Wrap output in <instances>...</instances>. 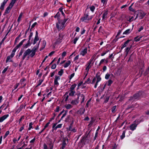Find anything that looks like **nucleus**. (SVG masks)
Here are the masks:
<instances>
[{
  "instance_id": "1",
  "label": "nucleus",
  "mask_w": 149,
  "mask_h": 149,
  "mask_svg": "<svg viewBox=\"0 0 149 149\" xmlns=\"http://www.w3.org/2000/svg\"><path fill=\"white\" fill-rule=\"evenodd\" d=\"M40 42V41L39 42L38 44L34 46L32 49H28L25 51L22 56L23 60H24L26 58L27 60H28L30 58L33 57L35 55L36 51L39 48Z\"/></svg>"
},
{
  "instance_id": "2",
  "label": "nucleus",
  "mask_w": 149,
  "mask_h": 149,
  "mask_svg": "<svg viewBox=\"0 0 149 149\" xmlns=\"http://www.w3.org/2000/svg\"><path fill=\"white\" fill-rule=\"evenodd\" d=\"M67 20V19H65L63 20H58V22L56 24V26L58 31L65 28V23Z\"/></svg>"
},
{
  "instance_id": "3",
  "label": "nucleus",
  "mask_w": 149,
  "mask_h": 149,
  "mask_svg": "<svg viewBox=\"0 0 149 149\" xmlns=\"http://www.w3.org/2000/svg\"><path fill=\"white\" fill-rule=\"evenodd\" d=\"M93 17V16L89 15L88 13H86L81 18L80 20L84 23H88L91 21Z\"/></svg>"
},
{
  "instance_id": "4",
  "label": "nucleus",
  "mask_w": 149,
  "mask_h": 149,
  "mask_svg": "<svg viewBox=\"0 0 149 149\" xmlns=\"http://www.w3.org/2000/svg\"><path fill=\"white\" fill-rule=\"evenodd\" d=\"M63 39V36L61 34H59L57 36L54 41L53 44V47L55 48L57 44L60 43Z\"/></svg>"
},
{
  "instance_id": "5",
  "label": "nucleus",
  "mask_w": 149,
  "mask_h": 149,
  "mask_svg": "<svg viewBox=\"0 0 149 149\" xmlns=\"http://www.w3.org/2000/svg\"><path fill=\"white\" fill-rule=\"evenodd\" d=\"M90 49H88L87 47H86L81 49L80 52V55L83 56H86L90 52Z\"/></svg>"
},
{
  "instance_id": "6",
  "label": "nucleus",
  "mask_w": 149,
  "mask_h": 149,
  "mask_svg": "<svg viewBox=\"0 0 149 149\" xmlns=\"http://www.w3.org/2000/svg\"><path fill=\"white\" fill-rule=\"evenodd\" d=\"M75 93V91H73L70 90H69V91L68 92H66L65 95V96H66V95H67V96L65 99V100H67L68 97V95H69L70 96H73L74 95Z\"/></svg>"
},
{
  "instance_id": "7",
  "label": "nucleus",
  "mask_w": 149,
  "mask_h": 149,
  "mask_svg": "<svg viewBox=\"0 0 149 149\" xmlns=\"http://www.w3.org/2000/svg\"><path fill=\"white\" fill-rule=\"evenodd\" d=\"M91 62L89 61L87 62V63L85 65L86 67L85 69L86 75L85 77H86L87 75L89 70L91 68Z\"/></svg>"
},
{
  "instance_id": "8",
  "label": "nucleus",
  "mask_w": 149,
  "mask_h": 149,
  "mask_svg": "<svg viewBox=\"0 0 149 149\" xmlns=\"http://www.w3.org/2000/svg\"><path fill=\"white\" fill-rule=\"evenodd\" d=\"M60 79V77L58 76H55V79L54 80V85L56 86H57L59 85V83L58 82V80Z\"/></svg>"
},
{
  "instance_id": "9",
  "label": "nucleus",
  "mask_w": 149,
  "mask_h": 149,
  "mask_svg": "<svg viewBox=\"0 0 149 149\" xmlns=\"http://www.w3.org/2000/svg\"><path fill=\"white\" fill-rule=\"evenodd\" d=\"M145 15L146 14L143 12H141L136 15L135 19L138 17H139L140 19H141L145 16Z\"/></svg>"
},
{
  "instance_id": "10",
  "label": "nucleus",
  "mask_w": 149,
  "mask_h": 149,
  "mask_svg": "<svg viewBox=\"0 0 149 149\" xmlns=\"http://www.w3.org/2000/svg\"><path fill=\"white\" fill-rule=\"evenodd\" d=\"M8 114H6L0 117V123L3 122L4 120H6L8 117Z\"/></svg>"
},
{
  "instance_id": "11",
  "label": "nucleus",
  "mask_w": 149,
  "mask_h": 149,
  "mask_svg": "<svg viewBox=\"0 0 149 149\" xmlns=\"http://www.w3.org/2000/svg\"><path fill=\"white\" fill-rule=\"evenodd\" d=\"M20 84L22 85L21 88H22L25 86L26 84L25 79H21L20 80Z\"/></svg>"
},
{
  "instance_id": "12",
  "label": "nucleus",
  "mask_w": 149,
  "mask_h": 149,
  "mask_svg": "<svg viewBox=\"0 0 149 149\" xmlns=\"http://www.w3.org/2000/svg\"><path fill=\"white\" fill-rule=\"evenodd\" d=\"M136 127L137 125L136 123H134L130 125V130L132 131H133L136 129Z\"/></svg>"
},
{
  "instance_id": "13",
  "label": "nucleus",
  "mask_w": 149,
  "mask_h": 149,
  "mask_svg": "<svg viewBox=\"0 0 149 149\" xmlns=\"http://www.w3.org/2000/svg\"><path fill=\"white\" fill-rule=\"evenodd\" d=\"M79 98V97H78V99L77 100H72L71 102V103L73 105H77L79 102V100H78Z\"/></svg>"
},
{
  "instance_id": "14",
  "label": "nucleus",
  "mask_w": 149,
  "mask_h": 149,
  "mask_svg": "<svg viewBox=\"0 0 149 149\" xmlns=\"http://www.w3.org/2000/svg\"><path fill=\"white\" fill-rule=\"evenodd\" d=\"M46 42L45 40H43L42 41V47L40 49V50H42L44 49L46 45Z\"/></svg>"
},
{
  "instance_id": "15",
  "label": "nucleus",
  "mask_w": 149,
  "mask_h": 149,
  "mask_svg": "<svg viewBox=\"0 0 149 149\" xmlns=\"http://www.w3.org/2000/svg\"><path fill=\"white\" fill-rule=\"evenodd\" d=\"M71 62L70 61H68L64 64V67L65 68H66L68 67L71 64Z\"/></svg>"
},
{
  "instance_id": "16",
  "label": "nucleus",
  "mask_w": 149,
  "mask_h": 149,
  "mask_svg": "<svg viewBox=\"0 0 149 149\" xmlns=\"http://www.w3.org/2000/svg\"><path fill=\"white\" fill-rule=\"evenodd\" d=\"M12 8V7H10L9 6H8L6 8L5 11V14L8 13H9L10 10Z\"/></svg>"
},
{
  "instance_id": "17",
  "label": "nucleus",
  "mask_w": 149,
  "mask_h": 149,
  "mask_svg": "<svg viewBox=\"0 0 149 149\" xmlns=\"http://www.w3.org/2000/svg\"><path fill=\"white\" fill-rule=\"evenodd\" d=\"M17 0H11V2L9 4V6L12 8Z\"/></svg>"
},
{
  "instance_id": "18",
  "label": "nucleus",
  "mask_w": 149,
  "mask_h": 149,
  "mask_svg": "<svg viewBox=\"0 0 149 149\" xmlns=\"http://www.w3.org/2000/svg\"><path fill=\"white\" fill-rule=\"evenodd\" d=\"M26 40L25 39H24L22 40L20 43L16 46L18 48L20 47L23 44V42Z\"/></svg>"
},
{
  "instance_id": "19",
  "label": "nucleus",
  "mask_w": 149,
  "mask_h": 149,
  "mask_svg": "<svg viewBox=\"0 0 149 149\" xmlns=\"http://www.w3.org/2000/svg\"><path fill=\"white\" fill-rule=\"evenodd\" d=\"M108 14L107 11H105L103 14L102 19L104 20L105 19L107 18V15Z\"/></svg>"
},
{
  "instance_id": "20",
  "label": "nucleus",
  "mask_w": 149,
  "mask_h": 149,
  "mask_svg": "<svg viewBox=\"0 0 149 149\" xmlns=\"http://www.w3.org/2000/svg\"><path fill=\"white\" fill-rule=\"evenodd\" d=\"M130 41V40H127L124 43L123 45H122L121 49H123L127 45L129 42Z\"/></svg>"
},
{
  "instance_id": "21",
  "label": "nucleus",
  "mask_w": 149,
  "mask_h": 149,
  "mask_svg": "<svg viewBox=\"0 0 149 149\" xmlns=\"http://www.w3.org/2000/svg\"><path fill=\"white\" fill-rule=\"evenodd\" d=\"M31 44L30 43V41L29 40L28 42L26 44L24 45L23 47L25 48H26L30 46H31Z\"/></svg>"
},
{
  "instance_id": "22",
  "label": "nucleus",
  "mask_w": 149,
  "mask_h": 149,
  "mask_svg": "<svg viewBox=\"0 0 149 149\" xmlns=\"http://www.w3.org/2000/svg\"><path fill=\"white\" fill-rule=\"evenodd\" d=\"M38 40H39L38 36H35V38H34L33 42V45H35L36 43V42L38 41Z\"/></svg>"
},
{
  "instance_id": "23",
  "label": "nucleus",
  "mask_w": 149,
  "mask_h": 149,
  "mask_svg": "<svg viewBox=\"0 0 149 149\" xmlns=\"http://www.w3.org/2000/svg\"><path fill=\"white\" fill-rule=\"evenodd\" d=\"M142 38V36L139 37V36H137L134 38V40L135 41L138 42L140 41V39Z\"/></svg>"
},
{
  "instance_id": "24",
  "label": "nucleus",
  "mask_w": 149,
  "mask_h": 149,
  "mask_svg": "<svg viewBox=\"0 0 149 149\" xmlns=\"http://www.w3.org/2000/svg\"><path fill=\"white\" fill-rule=\"evenodd\" d=\"M126 132L125 131H123V133H122V134L120 136V139H123L125 136V133Z\"/></svg>"
},
{
  "instance_id": "25",
  "label": "nucleus",
  "mask_w": 149,
  "mask_h": 149,
  "mask_svg": "<svg viewBox=\"0 0 149 149\" xmlns=\"http://www.w3.org/2000/svg\"><path fill=\"white\" fill-rule=\"evenodd\" d=\"M22 15L23 13H21L19 14L17 19V21L18 22H19L21 20V19L22 17Z\"/></svg>"
},
{
  "instance_id": "26",
  "label": "nucleus",
  "mask_w": 149,
  "mask_h": 149,
  "mask_svg": "<svg viewBox=\"0 0 149 149\" xmlns=\"http://www.w3.org/2000/svg\"><path fill=\"white\" fill-rule=\"evenodd\" d=\"M131 32L130 29H128L126 30L125 31H124L123 33V34H129Z\"/></svg>"
},
{
  "instance_id": "27",
  "label": "nucleus",
  "mask_w": 149,
  "mask_h": 149,
  "mask_svg": "<svg viewBox=\"0 0 149 149\" xmlns=\"http://www.w3.org/2000/svg\"><path fill=\"white\" fill-rule=\"evenodd\" d=\"M76 84L72 85L70 87V90L73 91H75L74 90V89L76 87Z\"/></svg>"
},
{
  "instance_id": "28",
  "label": "nucleus",
  "mask_w": 149,
  "mask_h": 149,
  "mask_svg": "<svg viewBox=\"0 0 149 149\" xmlns=\"http://www.w3.org/2000/svg\"><path fill=\"white\" fill-rule=\"evenodd\" d=\"M65 108L67 109H69L72 108V106L70 104H68L65 106Z\"/></svg>"
},
{
  "instance_id": "29",
  "label": "nucleus",
  "mask_w": 149,
  "mask_h": 149,
  "mask_svg": "<svg viewBox=\"0 0 149 149\" xmlns=\"http://www.w3.org/2000/svg\"><path fill=\"white\" fill-rule=\"evenodd\" d=\"M132 45H131V46L130 48L127 47L125 49V52L126 53V55H127L128 54V52L130 50V49Z\"/></svg>"
},
{
  "instance_id": "30",
  "label": "nucleus",
  "mask_w": 149,
  "mask_h": 149,
  "mask_svg": "<svg viewBox=\"0 0 149 149\" xmlns=\"http://www.w3.org/2000/svg\"><path fill=\"white\" fill-rule=\"evenodd\" d=\"M113 82V81L111 80H109L108 81V82H107L106 84L108 86H110Z\"/></svg>"
},
{
  "instance_id": "31",
  "label": "nucleus",
  "mask_w": 149,
  "mask_h": 149,
  "mask_svg": "<svg viewBox=\"0 0 149 149\" xmlns=\"http://www.w3.org/2000/svg\"><path fill=\"white\" fill-rule=\"evenodd\" d=\"M108 0H101V1L103 4V6L106 5Z\"/></svg>"
},
{
  "instance_id": "32",
  "label": "nucleus",
  "mask_w": 149,
  "mask_h": 149,
  "mask_svg": "<svg viewBox=\"0 0 149 149\" xmlns=\"http://www.w3.org/2000/svg\"><path fill=\"white\" fill-rule=\"evenodd\" d=\"M63 73V69H61L58 73V74L60 76H61Z\"/></svg>"
},
{
  "instance_id": "33",
  "label": "nucleus",
  "mask_w": 149,
  "mask_h": 149,
  "mask_svg": "<svg viewBox=\"0 0 149 149\" xmlns=\"http://www.w3.org/2000/svg\"><path fill=\"white\" fill-rule=\"evenodd\" d=\"M62 124H59L57 125V126L54 129V130H56L58 128H61L62 127Z\"/></svg>"
},
{
  "instance_id": "34",
  "label": "nucleus",
  "mask_w": 149,
  "mask_h": 149,
  "mask_svg": "<svg viewBox=\"0 0 149 149\" xmlns=\"http://www.w3.org/2000/svg\"><path fill=\"white\" fill-rule=\"evenodd\" d=\"M79 39V37H76L74 38V40H73V42L74 44H75L76 43L77 41Z\"/></svg>"
},
{
  "instance_id": "35",
  "label": "nucleus",
  "mask_w": 149,
  "mask_h": 149,
  "mask_svg": "<svg viewBox=\"0 0 149 149\" xmlns=\"http://www.w3.org/2000/svg\"><path fill=\"white\" fill-rule=\"evenodd\" d=\"M90 10L93 12L95 9V8L94 6H92L90 7Z\"/></svg>"
},
{
  "instance_id": "36",
  "label": "nucleus",
  "mask_w": 149,
  "mask_h": 149,
  "mask_svg": "<svg viewBox=\"0 0 149 149\" xmlns=\"http://www.w3.org/2000/svg\"><path fill=\"white\" fill-rule=\"evenodd\" d=\"M26 106V105L25 104V105H23V104H21L20 106L19 107V108L21 110H22L23 109H25V107Z\"/></svg>"
},
{
  "instance_id": "37",
  "label": "nucleus",
  "mask_w": 149,
  "mask_h": 149,
  "mask_svg": "<svg viewBox=\"0 0 149 149\" xmlns=\"http://www.w3.org/2000/svg\"><path fill=\"white\" fill-rule=\"evenodd\" d=\"M96 79L97 80L96 81H97V82H99L101 79V78L99 76H97Z\"/></svg>"
},
{
  "instance_id": "38",
  "label": "nucleus",
  "mask_w": 149,
  "mask_h": 149,
  "mask_svg": "<svg viewBox=\"0 0 149 149\" xmlns=\"http://www.w3.org/2000/svg\"><path fill=\"white\" fill-rule=\"evenodd\" d=\"M33 125V124L32 123H30L29 124V127L28 128V130H31V129L33 127H32V125Z\"/></svg>"
},
{
  "instance_id": "39",
  "label": "nucleus",
  "mask_w": 149,
  "mask_h": 149,
  "mask_svg": "<svg viewBox=\"0 0 149 149\" xmlns=\"http://www.w3.org/2000/svg\"><path fill=\"white\" fill-rule=\"evenodd\" d=\"M7 2V1H6V0H4L3 2L1 3V5L4 7Z\"/></svg>"
},
{
  "instance_id": "40",
  "label": "nucleus",
  "mask_w": 149,
  "mask_h": 149,
  "mask_svg": "<svg viewBox=\"0 0 149 149\" xmlns=\"http://www.w3.org/2000/svg\"><path fill=\"white\" fill-rule=\"evenodd\" d=\"M66 145V143L65 142H63L62 143V146L61 148V149H64Z\"/></svg>"
},
{
  "instance_id": "41",
  "label": "nucleus",
  "mask_w": 149,
  "mask_h": 149,
  "mask_svg": "<svg viewBox=\"0 0 149 149\" xmlns=\"http://www.w3.org/2000/svg\"><path fill=\"white\" fill-rule=\"evenodd\" d=\"M105 61V59H102L100 61L99 64V65H101Z\"/></svg>"
},
{
  "instance_id": "42",
  "label": "nucleus",
  "mask_w": 149,
  "mask_h": 149,
  "mask_svg": "<svg viewBox=\"0 0 149 149\" xmlns=\"http://www.w3.org/2000/svg\"><path fill=\"white\" fill-rule=\"evenodd\" d=\"M4 6L1 5V6L0 7V14H1L2 11L4 10Z\"/></svg>"
},
{
  "instance_id": "43",
  "label": "nucleus",
  "mask_w": 149,
  "mask_h": 149,
  "mask_svg": "<svg viewBox=\"0 0 149 149\" xmlns=\"http://www.w3.org/2000/svg\"><path fill=\"white\" fill-rule=\"evenodd\" d=\"M66 54V53L65 52H63L62 54V58L63 59L64 57L65 56Z\"/></svg>"
},
{
  "instance_id": "44",
  "label": "nucleus",
  "mask_w": 149,
  "mask_h": 149,
  "mask_svg": "<svg viewBox=\"0 0 149 149\" xmlns=\"http://www.w3.org/2000/svg\"><path fill=\"white\" fill-rule=\"evenodd\" d=\"M43 80L42 79H40L38 81V84L37 85V86H40L41 84L42 83V82L43 81Z\"/></svg>"
},
{
  "instance_id": "45",
  "label": "nucleus",
  "mask_w": 149,
  "mask_h": 149,
  "mask_svg": "<svg viewBox=\"0 0 149 149\" xmlns=\"http://www.w3.org/2000/svg\"><path fill=\"white\" fill-rule=\"evenodd\" d=\"M11 59V58H10V56H8L6 59V62H7L8 61H10Z\"/></svg>"
},
{
  "instance_id": "46",
  "label": "nucleus",
  "mask_w": 149,
  "mask_h": 149,
  "mask_svg": "<svg viewBox=\"0 0 149 149\" xmlns=\"http://www.w3.org/2000/svg\"><path fill=\"white\" fill-rule=\"evenodd\" d=\"M67 111H66L65 112V113L61 117V120H62V119L67 115Z\"/></svg>"
},
{
  "instance_id": "47",
  "label": "nucleus",
  "mask_w": 149,
  "mask_h": 149,
  "mask_svg": "<svg viewBox=\"0 0 149 149\" xmlns=\"http://www.w3.org/2000/svg\"><path fill=\"white\" fill-rule=\"evenodd\" d=\"M110 76V74H107L105 75V78L106 79H107L109 78Z\"/></svg>"
},
{
  "instance_id": "48",
  "label": "nucleus",
  "mask_w": 149,
  "mask_h": 149,
  "mask_svg": "<svg viewBox=\"0 0 149 149\" xmlns=\"http://www.w3.org/2000/svg\"><path fill=\"white\" fill-rule=\"evenodd\" d=\"M9 134V131H7L6 132V133L5 135L4 136V138H5Z\"/></svg>"
},
{
  "instance_id": "49",
  "label": "nucleus",
  "mask_w": 149,
  "mask_h": 149,
  "mask_svg": "<svg viewBox=\"0 0 149 149\" xmlns=\"http://www.w3.org/2000/svg\"><path fill=\"white\" fill-rule=\"evenodd\" d=\"M56 64H54L52 65V66L51 67V68L52 69H54L56 68Z\"/></svg>"
},
{
  "instance_id": "50",
  "label": "nucleus",
  "mask_w": 149,
  "mask_h": 149,
  "mask_svg": "<svg viewBox=\"0 0 149 149\" xmlns=\"http://www.w3.org/2000/svg\"><path fill=\"white\" fill-rule=\"evenodd\" d=\"M37 24V23L36 22H35L31 26V28L33 29V28Z\"/></svg>"
},
{
  "instance_id": "51",
  "label": "nucleus",
  "mask_w": 149,
  "mask_h": 149,
  "mask_svg": "<svg viewBox=\"0 0 149 149\" xmlns=\"http://www.w3.org/2000/svg\"><path fill=\"white\" fill-rule=\"evenodd\" d=\"M74 73H73L69 77V79L70 80H71L74 76Z\"/></svg>"
},
{
  "instance_id": "52",
  "label": "nucleus",
  "mask_w": 149,
  "mask_h": 149,
  "mask_svg": "<svg viewBox=\"0 0 149 149\" xmlns=\"http://www.w3.org/2000/svg\"><path fill=\"white\" fill-rule=\"evenodd\" d=\"M132 4L129 8V9L132 11H134V9L132 8Z\"/></svg>"
},
{
  "instance_id": "53",
  "label": "nucleus",
  "mask_w": 149,
  "mask_h": 149,
  "mask_svg": "<svg viewBox=\"0 0 149 149\" xmlns=\"http://www.w3.org/2000/svg\"><path fill=\"white\" fill-rule=\"evenodd\" d=\"M116 108V106H113L112 108L111 111L112 112H113L115 110Z\"/></svg>"
},
{
  "instance_id": "54",
  "label": "nucleus",
  "mask_w": 149,
  "mask_h": 149,
  "mask_svg": "<svg viewBox=\"0 0 149 149\" xmlns=\"http://www.w3.org/2000/svg\"><path fill=\"white\" fill-rule=\"evenodd\" d=\"M18 48L16 47L13 50L12 52L13 53L15 54V52H16V50L18 49Z\"/></svg>"
},
{
  "instance_id": "55",
  "label": "nucleus",
  "mask_w": 149,
  "mask_h": 149,
  "mask_svg": "<svg viewBox=\"0 0 149 149\" xmlns=\"http://www.w3.org/2000/svg\"><path fill=\"white\" fill-rule=\"evenodd\" d=\"M8 67H7L6 68H5L3 70V71H2V73H5L6 71L8 69Z\"/></svg>"
},
{
  "instance_id": "56",
  "label": "nucleus",
  "mask_w": 149,
  "mask_h": 149,
  "mask_svg": "<svg viewBox=\"0 0 149 149\" xmlns=\"http://www.w3.org/2000/svg\"><path fill=\"white\" fill-rule=\"evenodd\" d=\"M91 82L90 79L89 78H88L87 80L86 81V83L88 84H89Z\"/></svg>"
},
{
  "instance_id": "57",
  "label": "nucleus",
  "mask_w": 149,
  "mask_h": 149,
  "mask_svg": "<svg viewBox=\"0 0 149 149\" xmlns=\"http://www.w3.org/2000/svg\"><path fill=\"white\" fill-rule=\"evenodd\" d=\"M133 20V16H132L129 18V19L128 20V21L129 22H131Z\"/></svg>"
},
{
  "instance_id": "58",
  "label": "nucleus",
  "mask_w": 149,
  "mask_h": 149,
  "mask_svg": "<svg viewBox=\"0 0 149 149\" xmlns=\"http://www.w3.org/2000/svg\"><path fill=\"white\" fill-rule=\"evenodd\" d=\"M85 30L84 29H82L81 30V35H82V34H84L85 33Z\"/></svg>"
},
{
  "instance_id": "59",
  "label": "nucleus",
  "mask_w": 149,
  "mask_h": 149,
  "mask_svg": "<svg viewBox=\"0 0 149 149\" xmlns=\"http://www.w3.org/2000/svg\"><path fill=\"white\" fill-rule=\"evenodd\" d=\"M108 52V51H107L105 52L102 53L101 54V56H104L105 54H106Z\"/></svg>"
},
{
  "instance_id": "60",
  "label": "nucleus",
  "mask_w": 149,
  "mask_h": 149,
  "mask_svg": "<svg viewBox=\"0 0 149 149\" xmlns=\"http://www.w3.org/2000/svg\"><path fill=\"white\" fill-rule=\"evenodd\" d=\"M96 80V78H95V77L93 79V80L92 82V84H94Z\"/></svg>"
},
{
  "instance_id": "61",
  "label": "nucleus",
  "mask_w": 149,
  "mask_h": 149,
  "mask_svg": "<svg viewBox=\"0 0 149 149\" xmlns=\"http://www.w3.org/2000/svg\"><path fill=\"white\" fill-rule=\"evenodd\" d=\"M15 54L12 52L11 55L10 56V58H12L14 56Z\"/></svg>"
},
{
  "instance_id": "62",
  "label": "nucleus",
  "mask_w": 149,
  "mask_h": 149,
  "mask_svg": "<svg viewBox=\"0 0 149 149\" xmlns=\"http://www.w3.org/2000/svg\"><path fill=\"white\" fill-rule=\"evenodd\" d=\"M69 118H70V117L69 116H68L65 120V122H69Z\"/></svg>"
},
{
  "instance_id": "63",
  "label": "nucleus",
  "mask_w": 149,
  "mask_h": 149,
  "mask_svg": "<svg viewBox=\"0 0 149 149\" xmlns=\"http://www.w3.org/2000/svg\"><path fill=\"white\" fill-rule=\"evenodd\" d=\"M60 110V108L59 107H57L56 109V112H58Z\"/></svg>"
},
{
  "instance_id": "64",
  "label": "nucleus",
  "mask_w": 149,
  "mask_h": 149,
  "mask_svg": "<svg viewBox=\"0 0 149 149\" xmlns=\"http://www.w3.org/2000/svg\"><path fill=\"white\" fill-rule=\"evenodd\" d=\"M77 130L75 129V128H73V129L71 130V132H76Z\"/></svg>"
}]
</instances>
